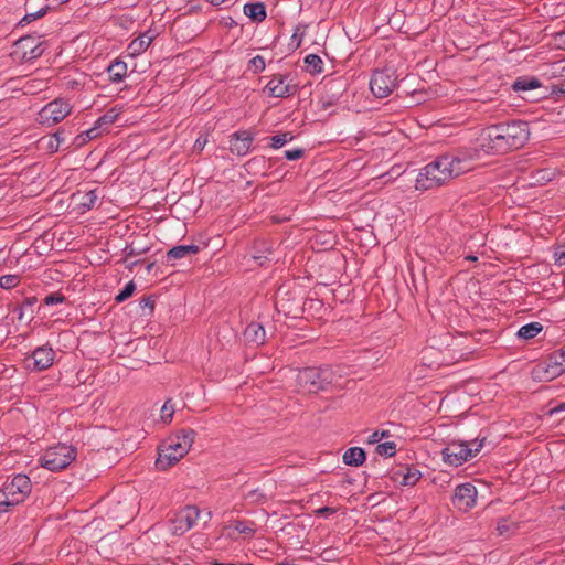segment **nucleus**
<instances>
[{
    "label": "nucleus",
    "mask_w": 565,
    "mask_h": 565,
    "mask_svg": "<svg viewBox=\"0 0 565 565\" xmlns=\"http://www.w3.org/2000/svg\"><path fill=\"white\" fill-rule=\"evenodd\" d=\"M263 92L271 98H287L297 92L289 74H275L270 77Z\"/></svg>",
    "instance_id": "nucleus-11"
},
{
    "label": "nucleus",
    "mask_w": 565,
    "mask_h": 565,
    "mask_svg": "<svg viewBox=\"0 0 565 565\" xmlns=\"http://www.w3.org/2000/svg\"><path fill=\"white\" fill-rule=\"evenodd\" d=\"M375 451L383 457H392L396 452V444L394 441H384L376 446Z\"/></svg>",
    "instance_id": "nucleus-27"
},
{
    "label": "nucleus",
    "mask_w": 565,
    "mask_h": 565,
    "mask_svg": "<svg viewBox=\"0 0 565 565\" xmlns=\"http://www.w3.org/2000/svg\"><path fill=\"white\" fill-rule=\"evenodd\" d=\"M292 139V136L288 132L279 134L271 137V147L279 149Z\"/></svg>",
    "instance_id": "nucleus-30"
},
{
    "label": "nucleus",
    "mask_w": 565,
    "mask_h": 565,
    "mask_svg": "<svg viewBox=\"0 0 565 565\" xmlns=\"http://www.w3.org/2000/svg\"><path fill=\"white\" fill-rule=\"evenodd\" d=\"M555 265L562 267L565 266V246H559L554 250L553 254Z\"/></svg>",
    "instance_id": "nucleus-38"
},
{
    "label": "nucleus",
    "mask_w": 565,
    "mask_h": 565,
    "mask_svg": "<svg viewBox=\"0 0 565 565\" xmlns=\"http://www.w3.org/2000/svg\"><path fill=\"white\" fill-rule=\"evenodd\" d=\"M200 510L194 505H186L171 520L170 531L173 535H183L198 522Z\"/></svg>",
    "instance_id": "nucleus-12"
},
{
    "label": "nucleus",
    "mask_w": 565,
    "mask_h": 565,
    "mask_svg": "<svg viewBox=\"0 0 565 565\" xmlns=\"http://www.w3.org/2000/svg\"><path fill=\"white\" fill-rule=\"evenodd\" d=\"M565 372V347L550 353L533 369V376L540 381H552Z\"/></svg>",
    "instance_id": "nucleus-8"
},
{
    "label": "nucleus",
    "mask_w": 565,
    "mask_h": 565,
    "mask_svg": "<svg viewBox=\"0 0 565 565\" xmlns=\"http://www.w3.org/2000/svg\"><path fill=\"white\" fill-rule=\"evenodd\" d=\"M174 415V407L167 401L161 407V419L163 423H170Z\"/></svg>",
    "instance_id": "nucleus-35"
},
{
    "label": "nucleus",
    "mask_w": 565,
    "mask_h": 565,
    "mask_svg": "<svg viewBox=\"0 0 565 565\" xmlns=\"http://www.w3.org/2000/svg\"><path fill=\"white\" fill-rule=\"evenodd\" d=\"M153 36L146 32L130 42L128 45V52L130 56H138L147 51L150 46Z\"/></svg>",
    "instance_id": "nucleus-18"
},
{
    "label": "nucleus",
    "mask_w": 565,
    "mask_h": 565,
    "mask_svg": "<svg viewBox=\"0 0 565 565\" xmlns=\"http://www.w3.org/2000/svg\"><path fill=\"white\" fill-rule=\"evenodd\" d=\"M71 113L72 105L67 100L55 98L39 110L36 121L41 126L52 127L63 121Z\"/></svg>",
    "instance_id": "nucleus-9"
},
{
    "label": "nucleus",
    "mask_w": 565,
    "mask_h": 565,
    "mask_svg": "<svg viewBox=\"0 0 565 565\" xmlns=\"http://www.w3.org/2000/svg\"><path fill=\"white\" fill-rule=\"evenodd\" d=\"M543 330V326L540 322H530L522 326L518 331V337L521 339L530 340L535 338Z\"/></svg>",
    "instance_id": "nucleus-24"
},
{
    "label": "nucleus",
    "mask_w": 565,
    "mask_h": 565,
    "mask_svg": "<svg viewBox=\"0 0 565 565\" xmlns=\"http://www.w3.org/2000/svg\"><path fill=\"white\" fill-rule=\"evenodd\" d=\"M53 135H57L58 136V145H61L62 142H64V138L62 136V131H56L54 132Z\"/></svg>",
    "instance_id": "nucleus-51"
},
{
    "label": "nucleus",
    "mask_w": 565,
    "mask_h": 565,
    "mask_svg": "<svg viewBox=\"0 0 565 565\" xmlns=\"http://www.w3.org/2000/svg\"><path fill=\"white\" fill-rule=\"evenodd\" d=\"M20 282L19 275H4L0 278V287L3 289H12Z\"/></svg>",
    "instance_id": "nucleus-28"
},
{
    "label": "nucleus",
    "mask_w": 565,
    "mask_h": 565,
    "mask_svg": "<svg viewBox=\"0 0 565 565\" xmlns=\"http://www.w3.org/2000/svg\"><path fill=\"white\" fill-rule=\"evenodd\" d=\"M333 381V373L329 367H306L297 374V384L300 390L317 393L326 388Z\"/></svg>",
    "instance_id": "nucleus-7"
},
{
    "label": "nucleus",
    "mask_w": 565,
    "mask_h": 565,
    "mask_svg": "<svg viewBox=\"0 0 565 565\" xmlns=\"http://www.w3.org/2000/svg\"><path fill=\"white\" fill-rule=\"evenodd\" d=\"M316 513H317L318 515H321V516H326V518H327L328 515H330V514L334 513V510H333L332 508H329V507H322V508H319V509L316 511Z\"/></svg>",
    "instance_id": "nucleus-43"
},
{
    "label": "nucleus",
    "mask_w": 565,
    "mask_h": 565,
    "mask_svg": "<svg viewBox=\"0 0 565 565\" xmlns=\"http://www.w3.org/2000/svg\"><path fill=\"white\" fill-rule=\"evenodd\" d=\"M254 136L248 130L236 131L230 140V149L237 156H246L253 142Z\"/></svg>",
    "instance_id": "nucleus-15"
},
{
    "label": "nucleus",
    "mask_w": 565,
    "mask_h": 565,
    "mask_svg": "<svg viewBox=\"0 0 565 565\" xmlns=\"http://www.w3.org/2000/svg\"><path fill=\"white\" fill-rule=\"evenodd\" d=\"M31 490L32 483L26 475L19 473L7 480L0 489V514L24 502Z\"/></svg>",
    "instance_id": "nucleus-4"
},
{
    "label": "nucleus",
    "mask_w": 565,
    "mask_h": 565,
    "mask_svg": "<svg viewBox=\"0 0 565 565\" xmlns=\"http://www.w3.org/2000/svg\"><path fill=\"white\" fill-rule=\"evenodd\" d=\"M542 86V83L536 77H518L513 84L512 88L515 92H527L532 89L540 88Z\"/></svg>",
    "instance_id": "nucleus-22"
},
{
    "label": "nucleus",
    "mask_w": 565,
    "mask_h": 565,
    "mask_svg": "<svg viewBox=\"0 0 565 565\" xmlns=\"http://www.w3.org/2000/svg\"><path fill=\"white\" fill-rule=\"evenodd\" d=\"M249 70H252L255 74L262 73L265 67L266 63L263 56L256 55L249 61L248 65Z\"/></svg>",
    "instance_id": "nucleus-31"
},
{
    "label": "nucleus",
    "mask_w": 565,
    "mask_h": 565,
    "mask_svg": "<svg viewBox=\"0 0 565 565\" xmlns=\"http://www.w3.org/2000/svg\"><path fill=\"white\" fill-rule=\"evenodd\" d=\"M390 436L388 430H375L367 437L369 444H381L380 441Z\"/></svg>",
    "instance_id": "nucleus-37"
},
{
    "label": "nucleus",
    "mask_w": 565,
    "mask_h": 565,
    "mask_svg": "<svg viewBox=\"0 0 565 565\" xmlns=\"http://www.w3.org/2000/svg\"><path fill=\"white\" fill-rule=\"evenodd\" d=\"M42 142H45V149L51 152H57L60 145H58V136L57 135H51L46 140L42 139Z\"/></svg>",
    "instance_id": "nucleus-36"
},
{
    "label": "nucleus",
    "mask_w": 565,
    "mask_h": 565,
    "mask_svg": "<svg viewBox=\"0 0 565 565\" xmlns=\"http://www.w3.org/2000/svg\"><path fill=\"white\" fill-rule=\"evenodd\" d=\"M486 437H477L470 441H452L441 451L445 462L458 467L480 452Z\"/></svg>",
    "instance_id": "nucleus-6"
},
{
    "label": "nucleus",
    "mask_w": 565,
    "mask_h": 565,
    "mask_svg": "<svg viewBox=\"0 0 565 565\" xmlns=\"http://www.w3.org/2000/svg\"><path fill=\"white\" fill-rule=\"evenodd\" d=\"M99 129H100V127L97 124H95V126L93 128L86 130L84 135L77 136L76 140H78V143H83L87 140H92L99 135Z\"/></svg>",
    "instance_id": "nucleus-34"
},
{
    "label": "nucleus",
    "mask_w": 565,
    "mask_h": 565,
    "mask_svg": "<svg viewBox=\"0 0 565 565\" xmlns=\"http://www.w3.org/2000/svg\"><path fill=\"white\" fill-rule=\"evenodd\" d=\"M497 530L500 534H504L505 532L509 531V525L507 524L505 521H501L498 523Z\"/></svg>",
    "instance_id": "nucleus-46"
},
{
    "label": "nucleus",
    "mask_w": 565,
    "mask_h": 565,
    "mask_svg": "<svg viewBox=\"0 0 565 565\" xmlns=\"http://www.w3.org/2000/svg\"><path fill=\"white\" fill-rule=\"evenodd\" d=\"M419 478V472H407L403 478V483L406 486H413Z\"/></svg>",
    "instance_id": "nucleus-41"
},
{
    "label": "nucleus",
    "mask_w": 565,
    "mask_h": 565,
    "mask_svg": "<svg viewBox=\"0 0 565 565\" xmlns=\"http://www.w3.org/2000/svg\"><path fill=\"white\" fill-rule=\"evenodd\" d=\"M395 86L396 75L391 68L375 71L370 81V89L377 98L387 97Z\"/></svg>",
    "instance_id": "nucleus-10"
},
{
    "label": "nucleus",
    "mask_w": 565,
    "mask_h": 565,
    "mask_svg": "<svg viewBox=\"0 0 565 565\" xmlns=\"http://www.w3.org/2000/svg\"><path fill=\"white\" fill-rule=\"evenodd\" d=\"M44 14V11L43 10H40L35 13H28L24 15L23 20L26 21V22H31V21H34L36 18L41 17Z\"/></svg>",
    "instance_id": "nucleus-44"
},
{
    "label": "nucleus",
    "mask_w": 565,
    "mask_h": 565,
    "mask_svg": "<svg viewBox=\"0 0 565 565\" xmlns=\"http://www.w3.org/2000/svg\"><path fill=\"white\" fill-rule=\"evenodd\" d=\"M466 259L470 260V262H476L478 259V257L473 256V255H468V256H466Z\"/></svg>",
    "instance_id": "nucleus-52"
},
{
    "label": "nucleus",
    "mask_w": 565,
    "mask_h": 565,
    "mask_svg": "<svg viewBox=\"0 0 565 565\" xmlns=\"http://www.w3.org/2000/svg\"><path fill=\"white\" fill-rule=\"evenodd\" d=\"M97 199H98V196L96 194V191H89L82 196L79 204L83 207L89 210L95 205V203L97 202Z\"/></svg>",
    "instance_id": "nucleus-33"
},
{
    "label": "nucleus",
    "mask_w": 565,
    "mask_h": 565,
    "mask_svg": "<svg viewBox=\"0 0 565 565\" xmlns=\"http://www.w3.org/2000/svg\"><path fill=\"white\" fill-rule=\"evenodd\" d=\"M564 411H565V403H559L556 406H554L553 408H551L548 411V414L550 415H556V414H558L561 412H564Z\"/></svg>",
    "instance_id": "nucleus-45"
},
{
    "label": "nucleus",
    "mask_w": 565,
    "mask_h": 565,
    "mask_svg": "<svg viewBox=\"0 0 565 565\" xmlns=\"http://www.w3.org/2000/svg\"><path fill=\"white\" fill-rule=\"evenodd\" d=\"M243 11L253 21L262 22L266 19V8L262 2L246 3Z\"/></svg>",
    "instance_id": "nucleus-21"
},
{
    "label": "nucleus",
    "mask_w": 565,
    "mask_h": 565,
    "mask_svg": "<svg viewBox=\"0 0 565 565\" xmlns=\"http://www.w3.org/2000/svg\"><path fill=\"white\" fill-rule=\"evenodd\" d=\"M194 438L195 431L191 428L182 429L175 437L170 438L159 451V457L156 461L157 468L164 470L178 462L188 454Z\"/></svg>",
    "instance_id": "nucleus-2"
},
{
    "label": "nucleus",
    "mask_w": 565,
    "mask_h": 565,
    "mask_svg": "<svg viewBox=\"0 0 565 565\" xmlns=\"http://www.w3.org/2000/svg\"><path fill=\"white\" fill-rule=\"evenodd\" d=\"M18 45L23 50L22 58L25 61L40 57L45 50L41 42H36V40L31 36L20 39Z\"/></svg>",
    "instance_id": "nucleus-16"
},
{
    "label": "nucleus",
    "mask_w": 565,
    "mask_h": 565,
    "mask_svg": "<svg viewBox=\"0 0 565 565\" xmlns=\"http://www.w3.org/2000/svg\"><path fill=\"white\" fill-rule=\"evenodd\" d=\"M199 246L194 244L190 245H179L174 246L171 249L168 250L166 258L168 263H171L177 259L190 257L192 255L198 254Z\"/></svg>",
    "instance_id": "nucleus-17"
},
{
    "label": "nucleus",
    "mask_w": 565,
    "mask_h": 565,
    "mask_svg": "<svg viewBox=\"0 0 565 565\" xmlns=\"http://www.w3.org/2000/svg\"><path fill=\"white\" fill-rule=\"evenodd\" d=\"M135 289H136V286L132 281L127 282L125 285V287L122 288V290L116 296L115 300L117 302L125 301L134 294Z\"/></svg>",
    "instance_id": "nucleus-32"
},
{
    "label": "nucleus",
    "mask_w": 565,
    "mask_h": 565,
    "mask_svg": "<svg viewBox=\"0 0 565 565\" xmlns=\"http://www.w3.org/2000/svg\"><path fill=\"white\" fill-rule=\"evenodd\" d=\"M205 143H206V139L201 140V139L199 138V139H196V141H195V143H194V149H196V150L201 151V150H203V148H204Z\"/></svg>",
    "instance_id": "nucleus-47"
},
{
    "label": "nucleus",
    "mask_w": 565,
    "mask_h": 565,
    "mask_svg": "<svg viewBox=\"0 0 565 565\" xmlns=\"http://www.w3.org/2000/svg\"><path fill=\"white\" fill-rule=\"evenodd\" d=\"M212 565H252L250 563H246V564H236V563H221V562H213Z\"/></svg>",
    "instance_id": "nucleus-49"
},
{
    "label": "nucleus",
    "mask_w": 565,
    "mask_h": 565,
    "mask_svg": "<svg viewBox=\"0 0 565 565\" xmlns=\"http://www.w3.org/2000/svg\"><path fill=\"white\" fill-rule=\"evenodd\" d=\"M206 1L213 6H220V4L224 3L226 0H206Z\"/></svg>",
    "instance_id": "nucleus-50"
},
{
    "label": "nucleus",
    "mask_w": 565,
    "mask_h": 565,
    "mask_svg": "<svg viewBox=\"0 0 565 565\" xmlns=\"http://www.w3.org/2000/svg\"><path fill=\"white\" fill-rule=\"evenodd\" d=\"M253 258H254L255 262H257L262 266L264 264L263 259H267V256L254 255Z\"/></svg>",
    "instance_id": "nucleus-48"
},
{
    "label": "nucleus",
    "mask_w": 565,
    "mask_h": 565,
    "mask_svg": "<svg viewBox=\"0 0 565 565\" xmlns=\"http://www.w3.org/2000/svg\"><path fill=\"white\" fill-rule=\"evenodd\" d=\"M342 459L348 466L360 467L364 463L366 456L362 448L351 447L344 451Z\"/></svg>",
    "instance_id": "nucleus-19"
},
{
    "label": "nucleus",
    "mask_w": 565,
    "mask_h": 565,
    "mask_svg": "<svg viewBox=\"0 0 565 565\" xmlns=\"http://www.w3.org/2000/svg\"><path fill=\"white\" fill-rule=\"evenodd\" d=\"M529 137L530 130L526 121L500 122L483 128L476 139V147L484 153H504L523 147Z\"/></svg>",
    "instance_id": "nucleus-1"
},
{
    "label": "nucleus",
    "mask_w": 565,
    "mask_h": 565,
    "mask_svg": "<svg viewBox=\"0 0 565 565\" xmlns=\"http://www.w3.org/2000/svg\"><path fill=\"white\" fill-rule=\"evenodd\" d=\"M303 156V150L300 148L290 149L285 151V158L287 160H298Z\"/></svg>",
    "instance_id": "nucleus-40"
},
{
    "label": "nucleus",
    "mask_w": 565,
    "mask_h": 565,
    "mask_svg": "<svg viewBox=\"0 0 565 565\" xmlns=\"http://www.w3.org/2000/svg\"><path fill=\"white\" fill-rule=\"evenodd\" d=\"M306 68L311 74H320L323 71V61L317 54H308L305 57Z\"/></svg>",
    "instance_id": "nucleus-25"
},
{
    "label": "nucleus",
    "mask_w": 565,
    "mask_h": 565,
    "mask_svg": "<svg viewBox=\"0 0 565 565\" xmlns=\"http://www.w3.org/2000/svg\"><path fill=\"white\" fill-rule=\"evenodd\" d=\"M456 157L443 156L426 164V190L445 184L452 177L461 174L467 168Z\"/></svg>",
    "instance_id": "nucleus-3"
},
{
    "label": "nucleus",
    "mask_w": 565,
    "mask_h": 565,
    "mask_svg": "<svg viewBox=\"0 0 565 565\" xmlns=\"http://www.w3.org/2000/svg\"><path fill=\"white\" fill-rule=\"evenodd\" d=\"M108 78L111 83H120L127 76V64L116 60L107 67Z\"/></svg>",
    "instance_id": "nucleus-20"
},
{
    "label": "nucleus",
    "mask_w": 565,
    "mask_h": 565,
    "mask_svg": "<svg viewBox=\"0 0 565 565\" xmlns=\"http://www.w3.org/2000/svg\"><path fill=\"white\" fill-rule=\"evenodd\" d=\"M65 297L61 294H50L44 298V303L47 306L58 305L64 302Z\"/></svg>",
    "instance_id": "nucleus-39"
},
{
    "label": "nucleus",
    "mask_w": 565,
    "mask_h": 565,
    "mask_svg": "<svg viewBox=\"0 0 565 565\" xmlns=\"http://www.w3.org/2000/svg\"><path fill=\"white\" fill-rule=\"evenodd\" d=\"M119 116V110L116 108H111L107 110L103 116H100L96 124L102 128L103 126H108L114 124Z\"/></svg>",
    "instance_id": "nucleus-26"
},
{
    "label": "nucleus",
    "mask_w": 565,
    "mask_h": 565,
    "mask_svg": "<svg viewBox=\"0 0 565 565\" xmlns=\"http://www.w3.org/2000/svg\"><path fill=\"white\" fill-rule=\"evenodd\" d=\"M139 306L142 310L145 309H148L149 311H152L153 310V307H154V302L149 299V298H143L140 302H139Z\"/></svg>",
    "instance_id": "nucleus-42"
},
{
    "label": "nucleus",
    "mask_w": 565,
    "mask_h": 565,
    "mask_svg": "<svg viewBox=\"0 0 565 565\" xmlns=\"http://www.w3.org/2000/svg\"><path fill=\"white\" fill-rule=\"evenodd\" d=\"M67 85L73 88L75 85H77V83L75 81H73V82H68Z\"/></svg>",
    "instance_id": "nucleus-53"
},
{
    "label": "nucleus",
    "mask_w": 565,
    "mask_h": 565,
    "mask_svg": "<svg viewBox=\"0 0 565 565\" xmlns=\"http://www.w3.org/2000/svg\"><path fill=\"white\" fill-rule=\"evenodd\" d=\"M234 529L241 533L248 536H252L255 533L254 523L253 522H245V521H237L234 524Z\"/></svg>",
    "instance_id": "nucleus-29"
},
{
    "label": "nucleus",
    "mask_w": 565,
    "mask_h": 565,
    "mask_svg": "<svg viewBox=\"0 0 565 565\" xmlns=\"http://www.w3.org/2000/svg\"><path fill=\"white\" fill-rule=\"evenodd\" d=\"M55 358V352L51 347L42 345L36 348L32 354L26 358V366L32 371H43L49 369Z\"/></svg>",
    "instance_id": "nucleus-14"
},
{
    "label": "nucleus",
    "mask_w": 565,
    "mask_h": 565,
    "mask_svg": "<svg viewBox=\"0 0 565 565\" xmlns=\"http://www.w3.org/2000/svg\"><path fill=\"white\" fill-rule=\"evenodd\" d=\"M244 337L248 342L262 344L265 340V330L259 323H250L245 329Z\"/></svg>",
    "instance_id": "nucleus-23"
},
{
    "label": "nucleus",
    "mask_w": 565,
    "mask_h": 565,
    "mask_svg": "<svg viewBox=\"0 0 565 565\" xmlns=\"http://www.w3.org/2000/svg\"><path fill=\"white\" fill-rule=\"evenodd\" d=\"M77 456V449L72 445L57 444L49 447L39 458L40 465L52 471L57 472L66 469Z\"/></svg>",
    "instance_id": "nucleus-5"
},
{
    "label": "nucleus",
    "mask_w": 565,
    "mask_h": 565,
    "mask_svg": "<svg viewBox=\"0 0 565 565\" xmlns=\"http://www.w3.org/2000/svg\"><path fill=\"white\" fill-rule=\"evenodd\" d=\"M477 488L472 483H462L456 487L452 504L460 511H468L476 505Z\"/></svg>",
    "instance_id": "nucleus-13"
}]
</instances>
